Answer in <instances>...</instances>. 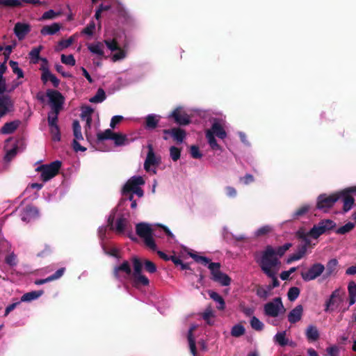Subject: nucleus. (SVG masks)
<instances>
[{"mask_svg":"<svg viewBox=\"0 0 356 356\" xmlns=\"http://www.w3.org/2000/svg\"><path fill=\"white\" fill-rule=\"evenodd\" d=\"M143 263L138 258L132 259V265L127 261L114 268L115 277L120 282L125 284L131 282L134 286H147L148 278L142 273Z\"/></svg>","mask_w":356,"mask_h":356,"instance_id":"f257e3e1","label":"nucleus"},{"mask_svg":"<svg viewBox=\"0 0 356 356\" xmlns=\"http://www.w3.org/2000/svg\"><path fill=\"white\" fill-rule=\"evenodd\" d=\"M159 227L166 235L172 238L175 237L170 230L165 226L159 224H148L146 222H140L136 225V234L144 240L145 245L152 251H157V247L153 238V235H156V228Z\"/></svg>","mask_w":356,"mask_h":356,"instance_id":"f03ea898","label":"nucleus"},{"mask_svg":"<svg viewBox=\"0 0 356 356\" xmlns=\"http://www.w3.org/2000/svg\"><path fill=\"white\" fill-rule=\"evenodd\" d=\"M189 255L196 262L200 263L204 266H208V268L211 271L212 280L213 281L218 282L223 286H227L230 284L231 278L227 274L220 271V264L219 263L211 262L209 258L199 256L192 252H189Z\"/></svg>","mask_w":356,"mask_h":356,"instance_id":"7ed1b4c3","label":"nucleus"},{"mask_svg":"<svg viewBox=\"0 0 356 356\" xmlns=\"http://www.w3.org/2000/svg\"><path fill=\"white\" fill-rule=\"evenodd\" d=\"M257 262L266 275L273 276L274 270H279L280 262L275 250L271 246H268L262 252L261 257L257 259Z\"/></svg>","mask_w":356,"mask_h":356,"instance_id":"20e7f679","label":"nucleus"},{"mask_svg":"<svg viewBox=\"0 0 356 356\" xmlns=\"http://www.w3.org/2000/svg\"><path fill=\"white\" fill-rule=\"evenodd\" d=\"M344 296L345 292L339 288L333 291L325 302L324 311L325 312L334 311L345 312L347 311L348 307H343Z\"/></svg>","mask_w":356,"mask_h":356,"instance_id":"39448f33","label":"nucleus"},{"mask_svg":"<svg viewBox=\"0 0 356 356\" xmlns=\"http://www.w3.org/2000/svg\"><path fill=\"white\" fill-rule=\"evenodd\" d=\"M215 135L220 139H225L227 137V133L222 125L216 120L213 122L211 129L206 130L205 136L212 149L221 150L220 146L218 144L215 138Z\"/></svg>","mask_w":356,"mask_h":356,"instance_id":"423d86ee","label":"nucleus"},{"mask_svg":"<svg viewBox=\"0 0 356 356\" xmlns=\"http://www.w3.org/2000/svg\"><path fill=\"white\" fill-rule=\"evenodd\" d=\"M61 165V162L57 160L49 164L40 165L36 168L35 170L40 173V179L47 182L58 175Z\"/></svg>","mask_w":356,"mask_h":356,"instance_id":"0eeeda50","label":"nucleus"},{"mask_svg":"<svg viewBox=\"0 0 356 356\" xmlns=\"http://www.w3.org/2000/svg\"><path fill=\"white\" fill-rule=\"evenodd\" d=\"M145 181L141 176H134L129 179L122 189V195L127 196L131 194H136L139 197L143 196V191L140 186L143 185Z\"/></svg>","mask_w":356,"mask_h":356,"instance_id":"6e6552de","label":"nucleus"},{"mask_svg":"<svg viewBox=\"0 0 356 356\" xmlns=\"http://www.w3.org/2000/svg\"><path fill=\"white\" fill-rule=\"evenodd\" d=\"M47 96L49 98V104L51 108V111L48 115L56 114V116H58L64 102L63 97L59 92L53 90H48L47 92Z\"/></svg>","mask_w":356,"mask_h":356,"instance_id":"1a4fd4ad","label":"nucleus"},{"mask_svg":"<svg viewBox=\"0 0 356 356\" xmlns=\"http://www.w3.org/2000/svg\"><path fill=\"white\" fill-rule=\"evenodd\" d=\"M264 310L265 315L270 317H277L285 312V308L280 298H275L265 304Z\"/></svg>","mask_w":356,"mask_h":356,"instance_id":"9d476101","label":"nucleus"},{"mask_svg":"<svg viewBox=\"0 0 356 356\" xmlns=\"http://www.w3.org/2000/svg\"><path fill=\"white\" fill-rule=\"evenodd\" d=\"M104 43L109 50L113 53L111 60L117 62L124 59L127 56V51L119 47L116 38L104 40Z\"/></svg>","mask_w":356,"mask_h":356,"instance_id":"9b49d317","label":"nucleus"},{"mask_svg":"<svg viewBox=\"0 0 356 356\" xmlns=\"http://www.w3.org/2000/svg\"><path fill=\"white\" fill-rule=\"evenodd\" d=\"M99 142L104 140H113L118 146L124 145L127 143V138L125 135L122 134H115L111 129H106L104 131L99 132L97 135Z\"/></svg>","mask_w":356,"mask_h":356,"instance_id":"f8f14e48","label":"nucleus"},{"mask_svg":"<svg viewBox=\"0 0 356 356\" xmlns=\"http://www.w3.org/2000/svg\"><path fill=\"white\" fill-rule=\"evenodd\" d=\"M147 148L148 152L145 161L144 168L147 172L156 174V167L160 163L161 158L155 154L152 145L148 144Z\"/></svg>","mask_w":356,"mask_h":356,"instance_id":"ddd939ff","label":"nucleus"},{"mask_svg":"<svg viewBox=\"0 0 356 356\" xmlns=\"http://www.w3.org/2000/svg\"><path fill=\"white\" fill-rule=\"evenodd\" d=\"M325 270V266L320 264L316 263L311 266L307 270L301 272V277L305 282H309L316 279Z\"/></svg>","mask_w":356,"mask_h":356,"instance_id":"4468645a","label":"nucleus"},{"mask_svg":"<svg viewBox=\"0 0 356 356\" xmlns=\"http://www.w3.org/2000/svg\"><path fill=\"white\" fill-rule=\"evenodd\" d=\"M338 200H339L338 193L330 195H321L318 197L317 208L324 212H327Z\"/></svg>","mask_w":356,"mask_h":356,"instance_id":"2eb2a0df","label":"nucleus"},{"mask_svg":"<svg viewBox=\"0 0 356 356\" xmlns=\"http://www.w3.org/2000/svg\"><path fill=\"white\" fill-rule=\"evenodd\" d=\"M335 226V223L330 220H325L321 221L318 225H314L309 231V235L316 238L320 235L325 232L327 230L332 229Z\"/></svg>","mask_w":356,"mask_h":356,"instance_id":"dca6fc26","label":"nucleus"},{"mask_svg":"<svg viewBox=\"0 0 356 356\" xmlns=\"http://www.w3.org/2000/svg\"><path fill=\"white\" fill-rule=\"evenodd\" d=\"M6 91L0 90V118L13 111L14 104Z\"/></svg>","mask_w":356,"mask_h":356,"instance_id":"f3484780","label":"nucleus"},{"mask_svg":"<svg viewBox=\"0 0 356 356\" xmlns=\"http://www.w3.org/2000/svg\"><path fill=\"white\" fill-rule=\"evenodd\" d=\"M349 193L356 194V186L348 188L338 193L339 195V199H342L343 209L345 212L350 210L354 204V199L353 197L349 195Z\"/></svg>","mask_w":356,"mask_h":356,"instance_id":"a211bd4d","label":"nucleus"},{"mask_svg":"<svg viewBox=\"0 0 356 356\" xmlns=\"http://www.w3.org/2000/svg\"><path fill=\"white\" fill-rule=\"evenodd\" d=\"M72 129H73V135L74 136V139L73 140V148L74 151H86V148L83 147L79 143V140H83V137L81 133V128L78 120H74L72 123Z\"/></svg>","mask_w":356,"mask_h":356,"instance_id":"6ab92c4d","label":"nucleus"},{"mask_svg":"<svg viewBox=\"0 0 356 356\" xmlns=\"http://www.w3.org/2000/svg\"><path fill=\"white\" fill-rule=\"evenodd\" d=\"M58 116L55 115H48V124L49 131L54 141H59L60 140V133L59 127L57 124Z\"/></svg>","mask_w":356,"mask_h":356,"instance_id":"aec40b11","label":"nucleus"},{"mask_svg":"<svg viewBox=\"0 0 356 356\" xmlns=\"http://www.w3.org/2000/svg\"><path fill=\"white\" fill-rule=\"evenodd\" d=\"M113 220L114 216L111 215L108 218V224L111 225V229L119 234L123 233L125 231L127 225L128 224V219L124 216L119 217L116 220L115 226L113 225Z\"/></svg>","mask_w":356,"mask_h":356,"instance_id":"412c9836","label":"nucleus"},{"mask_svg":"<svg viewBox=\"0 0 356 356\" xmlns=\"http://www.w3.org/2000/svg\"><path fill=\"white\" fill-rule=\"evenodd\" d=\"M6 70L7 67L6 65V63H1L0 65V90L10 92L13 90H14L17 87H18L22 83V82H14L10 87L7 88L6 80L3 76Z\"/></svg>","mask_w":356,"mask_h":356,"instance_id":"4be33fe9","label":"nucleus"},{"mask_svg":"<svg viewBox=\"0 0 356 356\" xmlns=\"http://www.w3.org/2000/svg\"><path fill=\"white\" fill-rule=\"evenodd\" d=\"M31 26L29 24L17 22L14 27V33L19 40H22L30 32Z\"/></svg>","mask_w":356,"mask_h":356,"instance_id":"5701e85b","label":"nucleus"},{"mask_svg":"<svg viewBox=\"0 0 356 356\" xmlns=\"http://www.w3.org/2000/svg\"><path fill=\"white\" fill-rule=\"evenodd\" d=\"M169 117L173 118L176 123L180 125H186L190 122L189 116L185 113H183L180 108H177L173 111Z\"/></svg>","mask_w":356,"mask_h":356,"instance_id":"b1692460","label":"nucleus"},{"mask_svg":"<svg viewBox=\"0 0 356 356\" xmlns=\"http://www.w3.org/2000/svg\"><path fill=\"white\" fill-rule=\"evenodd\" d=\"M39 216L38 209L33 206H29L23 211L22 213V220L26 222H30L36 219Z\"/></svg>","mask_w":356,"mask_h":356,"instance_id":"393cba45","label":"nucleus"},{"mask_svg":"<svg viewBox=\"0 0 356 356\" xmlns=\"http://www.w3.org/2000/svg\"><path fill=\"white\" fill-rule=\"evenodd\" d=\"M302 314L303 307L301 305H298L288 314V321L291 323H296L301 320Z\"/></svg>","mask_w":356,"mask_h":356,"instance_id":"a878e982","label":"nucleus"},{"mask_svg":"<svg viewBox=\"0 0 356 356\" xmlns=\"http://www.w3.org/2000/svg\"><path fill=\"white\" fill-rule=\"evenodd\" d=\"M93 113V109L89 106L83 108L82 110L81 118L86 121V134H88V129L91 127V115Z\"/></svg>","mask_w":356,"mask_h":356,"instance_id":"bb28decb","label":"nucleus"},{"mask_svg":"<svg viewBox=\"0 0 356 356\" xmlns=\"http://www.w3.org/2000/svg\"><path fill=\"white\" fill-rule=\"evenodd\" d=\"M61 29L60 24L54 22L50 25L44 26L40 30L42 35H52L58 32Z\"/></svg>","mask_w":356,"mask_h":356,"instance_id":"cd10ccee","label":"nucleus"},{"mask_svg":"<svg viewBox=\"0 0 356 356\" xmlns=\"http://www.w3.org/2000/svg\"><path fill=\"white\" fill-rule=\"evenodd\" d=\"M88 50L93 54L102 56L104 54V44L100 42H95L88 44Z\"/></svg>","mask_w":356,"mask_h":356,"instance_id":"c85d7f7f","label":"nucleus"},{"mask_svg":"<svg viewBox=\"0 0 356 356\" xmlns=\"http://www.w3.org/2000/svg\"><path fill=\"white\" fill-rule=\"evenodd\" d=\"M41 79L44 83L50 81L54 87H57L60 83L58 79L48 69H43Z\"/></svg>","mask_w":356,"mask_h":356,"instance_id":"c756f323","label":"nucleus"},{"mask_svg":"<svg viewBox=\"0 0 356 356\" xmlns=\"http://www.w3.org/2000/svg\"><path fill=\"white\" fill-rule=\"evenodd\" d=\"M209 295L210 298L216 302V308L218 310L222 311L225 308V302L222 297L218 294L217 292L213 291H209Z\"/></svg>","mask_w":356,"mask_h":356,"instance_id":"7c9ffc66","label":"nucleus"},{"mask_svg":"<svg viewBox=\"0 0 356 356\" xmlns=\"http://www.w3.org/2000/svg\"><path fill=\"white\" fill-rule=\"evenodd\" d=\"M165 134H170L172 138L178 143H182L186 136V133L184 130L179 128H174L171 130H165Z\"/></svg>","mask_w":356,"mask_h":356,"instance_id":"2f4dec72","label":"nucleus"},{"mask_svg":"<svg viewBox=\"0 0 356 356\" xmlns=\"http://www.w3.org/2000/svg\"><path fill=\"white\" fill-rule=\"evenodd\" d=\"M307 251V244H304L300 246L296 252L291 254L288 259L287 263H291L294 261H298L306 253Z\"/></svg>","mask_w":356,"mask_h":356,"instance_id":"473e14b6","label":"nucleus"},{"mask_svg":"<svg viewBox=\"0 0 356 356\" xmlns=\"http://www.w3.org/2000/svg\"><path fill=\"white\" fill-rule=\"evenodd\" d=\"M19 124V121H13L6 122L0 129V133L2 134H10L13 133Z\"/></svg>","mask_w":356,"mask_h":356,"instance_id":"72a5a7b5","label":"nucleus"},{"mask_svg":"<svg viewBox=\"0 0 356 356\" xmlns=\"http://www.w3.org/2000/svg\"><path fill=\"white\" fill-rule=\"evenodd\" d=\"M305 334L307 339L311 341H316L319 337V332L317 327L313 325H309L307 327Z\"/></svg>","mask_w":356,"mask_h":356,"instance_id":"f704fd0d","label":"nucleus"},{"mask_svg":"<svg viewBox=\"0 0 356 356\" xmlns=\"http://www.w3.org/2000/svg\"><path fill=\"white\" fill-rule=\"evenodd\" d=\"M161 117L156 114H149L147 115L146 120V128L148 129H154L156 127Z\"/></svg>","mask_w":356,"mask_h":356,"instance_id":"c9c22d12","label":"nucleus"},{"mask_svg":"<svg viewBox=\"0 0 356 356\" xmlns=\"http://www.w3.org/2000/svg\"><path fill=\"white\" fill-rule=\"evenodd\" d=\"M196 327H197L196 325H192L190 327V328L188 330V343H189V348H190L191 353H192V355L193 356H196V347H195V339L193 336V332Z\"/></svg>","mask_w":356,"mask_h":356,"instance_id":"e433bc0d","label":"nucleus"},{"mask_svg":"<svg viewBox=\"0 0 356 356\" xmlns=\"http://www.w3.org/2000/svg\"><path fill=\"white\" fill-rule=\"evenodd\" d=\"M43 294V291H33L24 293L21 297V302H31L40 298Z\"/></svg>","mask_w":356,"mask_h":356,"instance_id":"4c0bfd02","label":"nucleus"},{"mask_svg":"<svg viewBox=\"0 0 356 356\" xmlns=\"http://www.w3.org/2000/svg\"><path fill=\"white\" fill-rule=\"evenodd\" d=\"M273 341L280 346H285L289 344V339L286 338V332H278L273 337Z\"/></svg>","mask_w":356,"mask_h":356,"instance_id":"58836bf2","label":"nucleus"},{"mask_svg":"<svg viewBox=\"0 0 356 356\" xmlns=\"http://www.w3.org/2000/svg\"><path fill=\"white\" fill-rule=\"evenodd\" d=\"M348 291L349 295V306L353 305L356 302V284L351 281L348 285Z\"/></svg>","mask_w":356,"mask_h":356,"instance_id":"ea45409f","label":"nucleus"},{"mask_svg":"<svg viewBox=\"0 0 356 356\" xmlns=\"http://www.w3.org/2000/svg\"><path fill=\"white\" fill-rule=\"evenodd\" d=\"M202 318L209 325H213L214 323L215 314L211 307H207L202 313Z\"/></svg>","mask_w":356,"mask_h":356,"instance_id":"a19ab883","label":"nucleus"},{"mask_svg":"<svg viewBox=\"0 0 356 356\" xmlns=\"http://www.w3.org/2000/svg\"><path fill=\"white\" fill-rule=\"evenodd\" d=\"M105 99H106V94H105L104 90L102 88H99V89H98L95 95L92 97L91 98H90L89 101L91 103L99 104V103H102V102H104Z\"/></svg>","mask_w":356,"mask_h":356,"instance_id":"79ce46f5","label":"nucleus"},{"mask_svg":"<svg viewBox=\"0 0 356 356\" xmlns=\"http://www.w3.org/2000/svg\"><path fill=\"white\" fill-rule=\"evenodd\" d=\"M42 49V47L39 46V47L33 48L29 52V58L33 63H37L39 61L40 53Z\"/></svg>","mask_w":356,"mask_h":356,"instance_id":"37998d69","label":"nucleus"},{"mask_svg":"<svg viewBox=\"0 0 356 356\" xmlns=\"http://www.w3.org/2000/svg\"><path fill=\"white\" fill-rule=\"evenodd\" d=\"M250 323L252 328L256 331H261L264 327V323L258 318L254 316H252Z\"/></svg>","mask_w":356,"mask_h":356,"instance_id":"c03bdc74","label":"nucleus"},{"mask_svg":"<svg viewBox=\"0 0 356 356\" xmlns=\"http://www.w3.org/2000/svg\"><path fill=\"white\" fill-rule=\"evenodd\" d=\"M9 65L13 72L15 74H17V76L18 79H21L24 77V72L23 70L19 67L18 63L14 60H10Z\"/></svg>","mask_w":356,"mask_h":356,"instance_id":"a18cd8bd","label":"nucleus"},{"mask_svg":"<svg viewBox=\"0 0 356 356\" xmlns=\"http://www.w3.org/2000/svg\"><path fill=\"white\" fill-rule=\"evenodd\" d=\"M60 15V12H56L54 10H49L44 12L40 17V20L54 19Z\"/></svg>","mask_w":356,"mask_h":356,"instance_id":"49530a36","label":"nucleus"},{"mask_svg":"<svg viewBox=\"0 0 356 356\" xmlns=\"http://www.w3.org/2000/svg\"><path fill=\"white\" fill-rule=\"evenodd\" d=\"M245 327L241 324L234 325L231 330V334L234 337H239L244 334Z\"/></svg>","mask_w":356,"mask_h":356,"instance_id":"de8ad7c7","label":"nucleus"},{"mask_svg":"<svg viewBox=\"0 0 356 356\" xmlns=\"http://www.w3.org/2000/svg\"><path fill=\"white\" fill-rule=\"evenodd\" d=\"M74 42L73 37H70L67 40H60L56 47V51H59L69 47Z\"/></svg>","mask_w":356,"mask_h":356,"instance_id":"09e8293b","label":"nucleus"},{"mask_svg":"<svg viewBox=\"0 0 356 356\" xmlns=\"http://www.w3.org/2000/svg\"><path fill=\"white\" fill-rule=\"evenodd\" d=\"M0 6L5 7H20L22 1L20 0H0Z\"/></svg>","mask_w":356,"mask_h":356,"instance_id":"8fccbe9b","label":"nucleus"},{"mask_svg":"<svg viewBox=\"0 0 356 356\" xmlns=\"http://www.w3.org/2000/svg\"><path fill=\"white\" fill-rule=\"evenodd\" d=\"M299 295L300 289L296 286L291 287L287 293L288 299L291 302L296 300Z\"/></svg>","mask_w":356,"mask_h":356,"instance_id":"3c124183","label":"nucleus"},{"mask_svg":"<svg viewBox=\"0 0 356 356\" xmlns=\"http://www.w3.org/2000/svg\"><path fill=\"white\" fill-rule=\"evenodd\" d=\"M338 265V261L336 259H330L326 265V270L327 275H332L336 270Z\"/></svg>","mask_w":356,"mask_h":356,"instance_id":"603ef678","label":"nucleus"},{"mask_svg":"<svg viewBox=\"0 0 356 356\" xmlns=\"http://www.w3.org/2000/svg\"><path fill=\"white\" fill-rule=\"evenodd\" d=\"M341 348L337 345H332L326 348L327 356H340Z\"/></svg>","mask_w":356,"mask_h":356,"instance_id":"864d4df0","label":"nucleus"},{"mask_svg":"<svg viewBox=\"0 0 356 356\" xmlns=\"http://www.w3.org/2000/svg\"><path fill=\"white\" fill-rule=\"evenodd\" d=\"M354 227H355L354 223L350 222H347L344 225L339 227L337 229V233L339 234H346V233L349 232L350 231H351L354 228Z\"/></svg>","mask_w":356,"mask_h":356,"instance_id":"5fc2aeb1","label":"nucleus"},{"mask_svg":"<svg viewBox=\"0 0 356 356\" xmlns=\"http://www.w3.org/2000/svg\"><path fill=\"white\" fill-rule=\"evenodd\" d=\"M118 15L123 22H129L131 20V17L129 13L124 9V7L120 6L118 10Z\"/></svg>","mask_w":356,"mask_h":356,"instance_id":"6e6d98bb","label":"nucleus"},{"mask_svg":"<svg viewBox=\"0 0 356 356\" xmlns=\"http://www.w3.org/2000/svg\"><path fill=\"white\" fill-rule=\"evenodd\" d=\"M239 309L246 316H251L254 312L253 307L246 306L244 302L240 303Z\"/></svg>","mask_w":356,"mask_h":356,"instance_id":"4d7b16f0","label":"nucleus"},{"mask_svg":"<svg viewBox=\"0 0 356 356\" xmlns=\"http://www.w3.org/2000/svg\"><path fill=\"white\" fill-rule=\"evenodd\" d=\"M61 61L63 63H64L65 65H70V66H74L76 63L75 59L72 54L67 55V56L62 54L61 55Z\"/></svg>","mask_w":356,"mask_h":356,"instance_id":"13d9d810","label":"nucleus"},{"mask_svg":"<svg viewBox=\"0 0 356 356\" xmlns=\"http://www.w3.org/2000/svg\"><path fill=\"white\" fill-rule=\"evenodd\" d=\"M170 157L174 161H177L181 155V151L179 148L172 146L170 149Z\"/></svg>","mask_w":356,"mask_h":356,"instance_id":"bf43d9fd","label":"nucleus"},{"mask_svg":"<svg viewBox=\"0 0 356 356\" xmlns=\"http://www.w3.org/2000/svg\"><path fill=\"white\" fill-rule=\"evenodd\" d=\"M272 227L269 225H264L260 228H259L257 230L255 231L254 234L257 236L265 235L270 232H271Z\"/></svg>","mask_w":356,"mask_h":356,"instance_id":"052dcab7","label":"nucleus"},{"mask_svg":"<svg viewBox=\"0 0 356 356\" xmlns=\"http://www.w3.org/2000/svg\"><path fill=\"white\" fill-rule=\"evenodd\" d=\"M309 209L310 206L308 204L302 206L300 209H298L297 211L294 212L293 215V218H298L300 216L304 215L309 211Z\"/></svg>","mask_w":356,"mask_h":356,"instance_id":"680f3d73","label":"nucleus"},{"mask_svg":"<svg viewBox=\"0 0 356 356\" xmlns=\"http://www.w3.org/2000/svg\"><path fill=\"white\" fill-rule=\"evenodd\" d=\"M291 245V243H285L282 246H280L276 249H274L277 256L282 257L285 253V252L289 249Z\"/></svg>","mask_w":356,"mask_h":356,"instance_id":"e2e57ef3","label":"nucleus"},{"mask_svg":"<svg viewBox=\"0 0 356 356\" xmlns=\"http://www.w3.org/2000/svg\"><path fill=\"white\" fill-rule=\"evenodd\" d=\"M191 154L193 159H201L202 154L200 152V149L196 145H192L191 147Z\"/></svg>","mask_w":356,"mask_h":356,"instance_id":"0e129e2a","label":"nucleus"},{"mask_svg":"<svg viewBox=\"0 0 356 356\" xmlns=\"http://www.w3.org/2000/svg\"><path fill=\"white\" fill-rule=\"evenodd\" d=\"M272 289H269V286H268L266 288H260L257 290V294L258 296L262 298H266L270 295V291Z\"/></svg>","mask_w":356,"mask_h":356,"instance_id":"69168bd1","label":"nucleus"},{"mask_svg":"<svg viewBox=\"0 0 356 356\" xmlns=\"http://www.w3.org/2000/svg\"><path fill=\"white\" fill-rule=\"evenodd\" d=\"M144 266L147 271L153 273L156 271V267L155 264L149 260H145L144 262Z\"/></svg>","mask_w":356,"mask_h":356,"instance_id":"338daca9","label":"nucleus"},{"mask_svg":"<svg viewBox=\"0 0 356 356\" xmlns=\"http://www.w3.org/2000/svg\"><path fill=\"white\" fill-rule=\"evenodd\" d=\"M6 262L11 266H15L17 264V256L14 253L10 254L6 257Z\"/></svg>","mask_w":356,"mask_h":356,"instance_id":"774afa93","label":"nucleus"}]
</instances>
